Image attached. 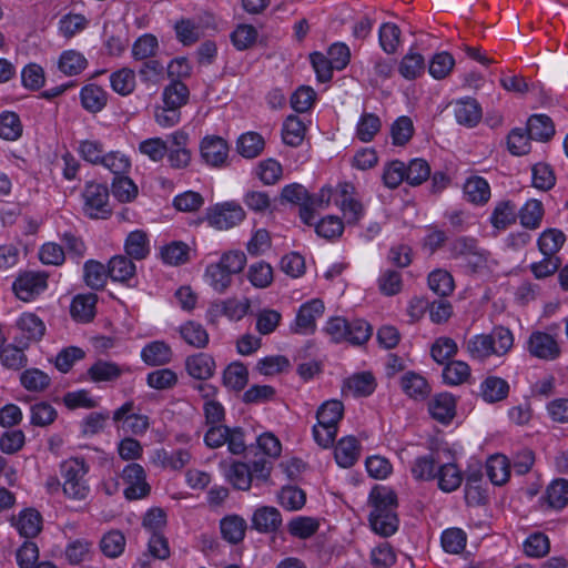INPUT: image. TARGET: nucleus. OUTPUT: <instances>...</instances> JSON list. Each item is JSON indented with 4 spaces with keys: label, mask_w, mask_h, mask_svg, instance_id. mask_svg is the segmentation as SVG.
Wrapping results in <instances>:
<instances>
[{
    "label": "nucleus",
    "mask_w": 568,
    "mask_h": 568,
    "mask_svg": "<svg viewBox=\"0 0 568 568\" xmlns=\"http://www.w3.org/2000/svg\"><path fill=\"white\" fill-rule=\"evenodd\" d=\"M514 346V335L508 327L495 326L488 334L471 336L465 348L469 357L479 363L486 362L491 356H505Z\"/></svg>",
    "instance_id": "f257e3e1"
},
{
    "label": "nucleus",
    "mask_w": 568,
    "mask_h": 568,
    "mask_svg": "<svg viewBox=\"0 0 568 568\" xmlns=\"http://www.w3.org/2000/svg\"><path fill=\"white\" fill-rule=\"evenodd\" d=\"M245 264L246 256L242 251H230L217 263L206 267L205 276L214 291L223 293L231 285L233 275L242 272Z\"/></svg>",
    "instance_id": "f03ea898"
},
{
    "label": "nucleus",
    "mask_w": 568,
    "mask_h": 568,
    "mask_svg": "<svg viewBox=\"0 0 568 568\" xmlns=\"http://www.w3.org/2000/svg\"><path fill=\"white\" fill-rule=\"evenodd\" d=\"M367 505L371 507L368 521L372 530L388 537L390 535V487L374 485L368 495Z\"/></svg>",
    "instance_id": "7ed1b4c3"
},
{
    "label": "nucleus",
    "mask_w": 568,
    "mask_h": 568,
    "mask_svg": "<svg viewBox=\"0 0 568 568\" xmlns=\"http://www.w3.org/2000/svg\"><path fill=\"white\" fill-rule=\"evenodd\" d=\"M88 471L89 465L82 458H70L61 463L62 489L68 498L84 500L89 496L90 486L85 479Z\"/></svg>",
    "instance_id": "20e7f679"
},
{
    "label": "nucleus",
    "mask_w": 568,
    "mask_h": 568,
    "mask_svg": "<svg viewBox=\"0 0 568 568\" xmlns=\"http://www.w3.org/2000/svg\"><path fill=\"white\" fill-rule=\"evenodd\" d=\"M83 211L91 219H106L112 210L109 203V190L104 184L90 182L83 192Z\"/></svg>",
    "instance_id": "39448f33"
},
{
    "label": "nucleus",
    "mask_w": 568,
    "mask_h": 568,
    "mask_svg": "<svg viewBox=\"0 0 568 568\" xmlns=\"http://www.w3.org/2000/svg\"><path fill=\"white\" fill-rule=\"evenodd\" d=\"M430 175V168L423 159L412 160L408 166L404 162L393 160V189L403 181L410 185H419Z\"/></svg>",
    "instance_id": "423d86ee"
},
{
    "label": "nucleus",
    "mask_w": 568,
    "mask_h": 568,
    "mask_svg": "<svg viewBox=\"0 0 568 568\" xmlns=\"http://www.w3.org/2000/svg\"><path fill=\"white\" fill-rule=\"evenodd\" d=\"M245 217L243 207L235 202H225L207 209L206 219L210 225L219 230H229Z\"/></svg>",
    "instance_id": "0eeeda50"
},
{
    "label": "nucleus",
    "mask_w": 568,
    "mask_h": 568,
    "mask_svg": "<svg viewBox=\"0 0 568 568\" xmlns=\"http://www.w3.org/2000/svg\"><path fill=\"white\" fill-rule=\"evenodd\" d=\"M47 280L48 275L43 272H23L16 278L12 288L19 300L29 302L47 288Z\"/></svg>",
    "instance_id": "6e6552de"
},
{
    "label": "nucleus",
    "mask_w": 568,
    "mask_h": 568,
    "mask_svg": "<svg viewBox=\"0 0 568 568\" xmlns=\"http://www.w3.org/2000/svg\"><path fill=\"white\" fill-rule=\"evenodd\" d=\"M527 351L532 357L544 361H554L561 353L556 338L540 331H535L530 334L527 341Z\"/></svg>",
    "instance_id": "1a4fd4ad"
},
{
    "label": "nucleus",
    "mask_w": 568,
    "mask_h": 568,
    "mask_svg": "<svg viewBox=\"0 0 568 568\" xmlns=\"http://www.w3.org/2000/svg\"><path fill=\"white\" fill-rule=\"evenodd\" d=\"M201 156L206 164L213 168H224L229 165V144L217 135L205 136L200 145Z\"/></svg>",
    "instance_id": "9d476101"
},
{
    "label": "nucleus",
    "mask_w": 568,
    "mask_h": 568,
    "mask_svg": "<svg viewBox=\"0 0 568 568\" xmlns=\"http://www.w3.org/2000/svg\"><path fill=\"white\" fill-rule=\"evenodd\" d=\"M133 406V402L124 403L113 413V420L119 424L118 427L122 428L124 432L142 435L150 427L149 417L132 413Z\"/></svg>",
    "instance_id": "9b49d317"
},
{
    "label": "nucleus",
    "mask_w": 568,
    "mask_h": 568,
    "mask_svg": "<svg viewBox=\"0 0 568 568\" xmlns=\"http://www.w3.org/2000/svg\"><path fill=\"white\" fill-rule=\"evenodd\" d=\"M122 478L128 484L124 489V496L126 499L134 500L145 497L150 487L145 483V471L139 464H129L122 473Z\"/></svg>",
    "instance_id": "f8f14e48"
},
{
    "label": "nucleus",
    "mask_w": 568,
    "mask_h": 568,
    "mask_svg": "<svg viewBox=\"0 0 568 568\" xmlns=\"http://www.w3.org/2000/svg\"><path fill=\"white\" fill-rule=\"evenodd\" d=\"M355 186L352 183H339L336 190V204L341 207L347 223H356L362 217L363 206L353 199Z\"/></svg>",
    "instance_id": "ddd939ff"
},
{
    "label": "nucleus",
    "mask_w": 568,
    "mask_h": 568,
    "mask_svg": "<svg viewBox=\"0 0 568 568\" xmlns=\"http://www.w3.org/2000/svg\"><path fill=\"white\" fill-rule=\"evenodd\" d=\"M20 335L14 336V343L29 346L30 342L39 341L45 331L43 322L32 313H24L17 322Z\"/></svg>",
    "instance_id": "4468645a"
},
{
    "label": "nucleus",
    "mask_w": 568,
    "mask_h": 568,
    "mask_svg": "<svg viewBox=\"0 0 568 568\" xmlns=\"http://www.w3.org/2000/svg\"><path fill=\"white\" fill-rule=\"evenodd\" d=\"M324 312V304L321 300L314 298L307 303H304L296 315L295 333H312L315 329V321L322 316Z\"/></svg>",
    "instance_id": "2eb2a0df"
},
{
    "label": "nucleus",
    "mask_w": 568,
    "mask_h": 568,
    "mask_svg": "<svg viewBox=\"0 0 568 568\" xmlns=\"http://www.w3.org/2000/svg\"><path fill=\"white\" fill-rule=\"evenodd\" d=\"M282 525V516L277 508L262 506L252 516V528L262 534L276 531Z\"/></svg>",
    "instance_id": "dca6fc26"
},
{
    "label": "nucleus",
    "mask_w": 568,
    "mask_h": 568,
    "mask_svg": "<svg viewBox=\"0 0 568 568\" xmlns=\"http://www.w3.org/2000/svg\"><path fill=\"white\" fill-rule=\"evenodd\" d=\"M12 521L19 534L24 538H33L42 529V517L33 508L22 510Z\"/></svg>",
    "instance_id": "f3484780"
},
{
    "label": "nucleus",
    "mask_w": 568,
    "mask_h": 568,
    "mask_svg": "<svg viewBox=\"0 0 568 568\" xmlns=\"http://www.w3.org/2000/svg\"><path fill=\"white\" fill-rule=\"evenodd\" d=\"M250 306L251 304L247 298H229L224 302L211 305L209 313L213 315H225L232 321H240L247 314Z\"/></svg>",
    "instance_id": "a211bd4d"
},
{
    "label": "nucleus",
    "mask_w": 568,
    "mask_h": 568,
    "mask_svg": "<svg viewBox=\"0 0 568 568\" xmlns=\"http://www.w3.org/2000/svg\"><path fill=\"white\" fill-rule=\"evenodd\" d=\"M455 408V398L448 393L436 395L428 407L432 417L443 424H447L454 418Z\"/></svg>",
    "instance_id": "6ab92c4d"
},
{
    "label": "nucleus",
    "mask_w": 568,
    "mask_h": 568,
    "mask_svg": "<svg viewBox=\"0 0 568 568\" xmlns=\"http://www.w3.org/2000/svg\"><path fill=\"white\" fill-rule=\"evenodd\" d=\"M135 264L123 255L112 257L108 265V274L112 281L128 283L129 286H134L130 282L135 275Z\"/></svg>",
    "instance_id": "aec40b11"
},
{
    "label": "nucleus",
    "mask_w": 568,
    "mask_h": 568,
    "mask_svg": "<svg viewBox=\"0 0 568 568\" xmlns=\"http://www.w3.org/2000/svg\"><path fill=\"white\" fill-rule=\"evenodd\" d=\"M141 357L149 366H162L171 362L172 349L166 343L154 341L142 348Z\"/></svg>",
    "instance_id": "412c9836"
},
{
    "label": "nucleus",
    "mask_w": 568,
    "mask_h": 568,
    "mask_svg": "<svg viewBox=\"0 0 568 568\" xmlns=\"http://www.w3.org/2000/svg\"><path fill=\"white\" fill-rule=\"evenodd\" d=\"M246 528V520L239 515L225 516L220 521L222 537L233 545H236L244 539Z\"/></svg>",
    "instance_id": "4be33fe9"
},
{
    "label": "nucleus",
    "mask_w": 568,
    "mask_h": 568,
    "mask_svg": "<svg viewBox=\"0 0 568 568\" xmlns=\"http://www.w3.org/2000/svg\"><path fill=\"white\" fill-rule=\"evenodd\" d=\"M98 297L93 293L77 295L70 307L71 316L82 323H88L95 315V304Z\"/></svg>",
    "instance_id": "5701e85b"
},
{
    "label": "nucleus",
    "mask_w": 568,
    "mask_h": 568,
    "mask_svg": "<svg viewBox=\"0 0 568 568\" xmlns=\"http://www.w3.org/2000/svg\"><path fill=\"white\" fill-rule=\"evenodd\" d=\"M185 367L192 377L207 379L214 373L215 362L211 355L199 353L186 358Z\"/></svg>",
    "instance_id": "b1692460"
},
{
    "label": "nucleus",
    "mask_w": 568,
    "mask_h": 568,
    "mask_svg": "<svg viewBox=\"0 0 568 568\" xmlns=\"http://www.w3.org/2000/svg\"><path fill=\"white\" fill-rule=\"evenodd\" d=\"M336 463L348 468L353 466L359 457V444L354 436H347L338 440L335 446Z\"/></svg>",
    "instance_id": "393cba45"
},
{
    "label": "nucleus",
    "mask_w": 568,
    "mask_h": 568,
    "mask_svg": "<svg viewBox=\"0 0 568 568\" xmlns=\"http://www.w3.org/2000/svg\"><path fill=\"white\" fill-rule=\"evenodd\" d=\"M527 131L532 140L547 142L555 134L552 120L546 114H534L527 121Z\"/></svg>",
    "instance_id": "a878e982"
},
{
    "label": "nucleus",
    "mask_w": 568,
    "mask_h": 568,
    "mask_svg": "<svg viewBox=\"0 0 568 568\" xmlns=\"http://www.w3.org/2000/svg\"><path fill=\"white\" fill-rule=\"evenodd\" d=\"M343 414L344 405L341 400H327L323 403L316 412L317 425L337 428L339 420L343 418Z\"/></svg>",
    "instance_id": "bb28decb"
},
{
    "label": "nucleus",
    "mask_w": 568,
    "mask_h": 568,
    "mask_svg": "<svg viewBox=\"0 0 568 568\" xmlns=\"http://www.w3.org/2000/svg\"><path fill=\"white\" fill-rule=\"evenodd\" d=\"M440 463L439 452H430L428 455L415 459L412 474L416 479L430 480L436 478V468Z\"/></svg>",
    "instance_id": "cd10ccee"
},
{
    "label": "nucleus",
    "mask_w": 568,
    "mask_h": 568,
    "mask_svg": "<svg viewBox=\"0 0 568 568\" xmlns=\"http://www.w3.org/2000/svg\"><path fill=\"white\" fill-rule=\"evenodd\" d=\"M436 478L438 479V487L446 493L456 490L463 481V475L456 464L447 462L440 464L436 471Z\"/></svg>",
    "instance_id": "c85d7f7f"
},
{
    "label": "nucleus",
    "mask_w": 568,
    "mask_h": 568,
    "mask_svg": "<svg viewBox=\"0 0 568 568\" xmlns=\"http://www.w3.org/2000/svg\"><path fill=\"white\" fill-rule=\"evenodd\" d=\"M403 392L414 399H424L430 393L427 381L419 374L407 372L400 378Z\"/></svg>",
    "instance_id": "c756f323"
},
{
    "label": "nucleus",
    "mask_w": 568,
    "mask_h": 568,
    "mask_svg": "<svg viewBox=\"0 0 568 568\" xmlns=\"http://www.w3.org/2000/svg\"><path fill=\"white\" fill-rule=\"evenodd\" d=\"M455 118L459 124L473 128L481 119V109L475 99L460 100L455 106Z\"/></svg>",
    "instance_id": "7c9ffc66"
},
{
    "label": "nucleus",
    "mask_w": 568,
    "mask_h": 568,
    "mask_svg": "<svg viewBox=\"0 0 568 568\" xmlns=\"http://www.w3.org/2000/svg\"><path fill=\"white\" fill-rule=\"evenodd\" d=\"M374 376L368 372L355 374L344 382L343 390L349 392L353 396H368L375 389Z\"/></svg>",
    "instance_id": "2f4dec72"
},
{
    "label": "nucleus",
    "mask_w": 568,
    "mask_h": 568,
    "mask_svg": "<svg viewBox=\"0 0 568 568\" xmlns=\"http://www.w3.org/2000/svg\"><path fill=\"white\" fill-rule=\"evenodd\" d=\"M80 99L87 111L97 113L105 106L108 94L101 87L88 84L82 88Z\"/></svg>",
    "instance_id": "473e14b6"
},
{
    "label": "nucleus",
    "mask_w": 568,
    "mask_h": 568,
    "mask_svg": "<svg viewBox=\"0 0 568 568\" xmlns=\"http://www.w3.org/2000/svg\"><path fill=\"white\" fill-rule=\"evenodd\" d=\"M265 141L256 132H246L240 135L236 141V151L245 159H254L264 150Z\"/></svg>",
    "instance_id": "72a5a7b5"
},
{
    "label": "nucleus",
    "mask_w": 568,
    "mask_h": 568,
    "mask_svg": "<svg viewBox=\"0 0 568 568\" xmlns=\"http://www.w3.org/2000/svg\"><path fill=\"white\" fill-rule=\"evenodd\" d=\"M466 199L475 204H484L490 199V186L481 176H471L464 184Z\"/></svg>",
    "instance_id": "f704fd0d"
},
{
    "label": "nucleus",
    "mask_w": 568,
    "mask_h": 568,
    "mask_svg": "<svg viewBox=\"0 0 568 568\" xmlns=\"http://www.w3.org/2000/svg\"><path fill=\"white\" fill-rule=\"evenodd\" d=\"M520 224L529 230H536L540 226L544 216V206L539 200H528L517 212Z\"/></svg>",
    "instance_id": "c9c22d12"
},
{
    "label": "nucleus",
    "mask_w": 568,
    "mask_h": 568,
    "mask_svg": "<svg viewBox=\"0 0 568 568\" xmlns=\"http://www.w3.org/2000/svg\"><path fill=\"white\" fill-rule=\"evenodd\" d=\"M486 474L494 485L505 484L510 475V465L506 456L494 455L486 463Z\"/></svg>",
    "instance_id": "e433bc0d"
},
{
    "label": "nucleus",
    "mask_w": 568,
    "mask_h": 568,
    "mask_svg": "<svg viewBox=\"0 0 568 568\" xmlns=\"http://www.w3.org/2000/svg\"><path fill=\"white\" fill-rule=\"evenodd\" d=\"M517 214V206L514 202L509 200L500 201L491 213L490 222L494 227L504 230L516 222L518 217Z\"/></svg>",
    "instance_id": "4c0bfd02"
},
{
    "label": "nucleus",
    "mask_w": 568,
    "mask_h": 568,
    "mask_svg": "<svg viewBox=\"0 0 568 568\" xmlns=\"http://www.w3.org/2000/svg\"><path fill=\"white\" fill-rule=\"evenodd\" d=\"M509 392L508 383L497 376L487 377L480 385V393L484 400L488 403L499 402L507 397Z\"/></svg>",
    "instance_id": "58836bf2"
},
{
    "label": "nucleus",
    "mask_w": 568,
    "mask_h": 568,
    "mask_svg": "<svg viewBox=\"0 0 568 568\" xmlns=\"http://www.w3.org/2000/svg\"><path fill=\"white\" fill-rule=\"evenodd\" d=\"M125 253L134 260H143L150 253L149 240L145 232L136 230L131 232L125 240Z\"/></svg>",
    "instance_id": "ea45409f"
},
{
    "label": "nucleus",
    "mask_w": 568,
    "mask_h": 568,
    "mask_svg": "<svg viewBox=\"0 0 568 568\" xmlns=\"http://www.w3.org/2000/svg\"><path fill=\"white\" fill-rule=\"evenodd\" d=\"M180 335L185 343L196 348H204L209 343V334L203 325L189 321L180 327Z\"/></svg>",
    "instance_id": "a19ab883"
},
{
    "label": "nucleus",
    "mask_w": 568,
    "mask_h": 568,
    "mask_svg": "<svg viewBox=\"0 0 568 568\" xmlns=\"http://www.w3.org/2000/svg\"><path fill=\"white\" fill-rule=\"evenodd\" d=\"M227 480L235 489L248 490L252 486L251 467L246 463L234 462L226 473Z\"/></svg>",
    "instance_id": "79ce46f5"
},
{
    "label": "nucleus",
    "mask_w": 568,
    "mask_h": 568,
    "mask_svg": "<svg viewBox=\"0 0 568 568\" xmlns=\"http://www.w3.org/2000/svg\"><path fill=\"white\" fill-rule=\"evenodd\" d=\"M28 346L19 345L18 343L9 344L0 349V359L4 367L13 371L23 368L28 358L24 354V348Z\"/></svg>",
    "instance_id": "37998d69"
},
{
    "label": "nucleus",
    "mask_w": 568,
    "mask_h": 568,
    "mask_svg": "<svg viewBox=\"0 0 568 568\" xmlns=\"http://www.w3.org/2000/svg\"><path fill=\"white\" fill-rule=\"evenodd\" d=\"M248 381V372L241 362L231 363L223 373V384L234 390H242Z\"/></svg>",
    "instance_id": "c03bdc74"
},
{
    "label": "nucleus",
    "mask_w": 568,
    "mask_h": 568,
    "mask_svg": "<svg viewBox=\"0 0 568 568\" xmlns=\"http://www.w3.org/2000/svg\"><path fill=\"white\" fill-rule=\"evenodd\" d=\"M542 499L551 508H564L568 504V480L562 478L554 480L547 487L546 494L542 497Z\"/></svg>",
    "instance_id": "a18cd8bd"
},
{
    "label": "nucleus",
    "mask_w": 568,
    "mask_h": 568,
    "mask_svg": "<svg viewBox=\"0 0 568 568\" xmlns=\"http://www.w3.org/2000/svg\"><path fill=\"white\" fill-rule=\"evenodd\" d=\"M190 91L187 87L176 80L166 85L162 93L163 104L180 110L189 100Z\"/></svg>",
    "instance_id": "49530a36"
},
{
    "label": "nucleus",
    "mask_w": 568,
    "mask_h": 568,
    "mask_svg": "<svg viewBox=\"0 0 568 568\" xmlns=\"http://www.w3.org/2000/svg\"><path fill=\"white\" fill-rule=\"evenodd\" d=\"M121 374L122 369L118 364L102 359L95 362L88 369V375L95 383L115 381Z\"/></svg>",
    "instance_id": "de8ad7c7"
},
{
    "label": "nucleus",
    "mask_w": 568,
    "mask_h": 568,
    "mask_svg": "<svg viewBox=\"0 0 568 568\" xmlns=\"http://www.w3.org/2000/svg\"><path fill=\"white\" fill-rule=\"evenodd\" d=\"M425 71V60L420 53H407L398 64L399 74L406 80H415Z\"/></svg>",
    "instance_id": "09e8293b"
},
{
    "label": "nucleus",
    "mask_w": 568,
    "mask_h": 568,
    "mask_svg": "<svg viewBox=\"0 0 568 568\" xmlns=\"http://www.w3.org/2000/svg\"><path fill=\"white\" fill-rule=\"evenodd\" d=\"M305 136V125L296 115H288L283 124V142L290 146H298Z\"/></svg>",
    "instance_id": "8fccbe9b"
},
{
    "label": "nucleus",
    "mask_w": 568,
    "mask_h": 568,
    "mask_svg": "<svg viewBox=\"0 0 568 568\" xmlns=\"http://www.w3.org/2000/svg\"><path fill=\"white\" fill-rule=\"evenodd\" d=\"M428 287L438 296L445 297L453 293L455 288L454 278L445 270H435L428 275Z\"/></svg>",
    "instance_id": "3c124183"
},
{
    "label": "nucleus",
    "mask_w": 568,
    "mask_h": 568,
    "mask_svg": "<svg viewBox=\"0 0 568 568\" xmlns=\"http://www.w3.org/2000/svg\"><path fill=\"white\" fill-rule=\"evenodd\" d=\"M83 271L84 282L88 286L93 290H101L104 287L109 274L108 270L102 263L90 260L85 262Z\"/></svg>",
    "instance_id": "603ef678"
},
{
    "label": "nucleus",
    "mask_w": 568,
    "mask_h": 568,
    "mask_svg": "<svg viewBox=\"0 0 568 568\" xmlns=\"http://www.w3.org/2000/svg\"><path fill=\"white\" fill-rule=\"evenodd\" d=\"M566 240L565 234L557 229H549L541 233L538 246L544 256L554 255L561 248Z\"/></svg>",
    "instance_id": "864d4df0"
},
{
    "label": "nucleus",
    "mask_w": 568,
    "mask_h": 568,
    "mask_svg": "<svg viewBox=\"0 0 568 568\" xmlns=\"http://www.w3.org/2000/svg\"><path fill=\"white\" fill-rule=\"evenodd\" d=\"M320 528V521L313 517H296L288 523V532L296 538L307 539L315 535Z\"/></svg>",
    "instance_id": "5fc2aeb1"
},
{
    "label": "nucleus",
    "mask_w": 568,
    "mask_h": 568,
    "mask_svg": "<svg viewBox=\"0 0 568 568\" xmlns=\"http://www.w3.org/2000/svg\"><path fill=\"white\" fill-rule=\"evenodd\" d=\"M306 501V494L296 486L283 487L278 494L280 505L291 511L300 510Z\"/></svg>",
    "instance_id": "6e6d98bb"
},
{
    "label": "nucleus",
    "mask_w": 568,
    "mask_h": 568,
    "mask_svg": "<svg viewBox=\"0 0 568 568\" xmlns=\"http://www.w3.org/2000/svg\"><path fill=\"white\" fill-rule=\"evenodd\" d=\"M88 61L80 52L64 51L59 60V69L67 75H77L87 68Z\"/></svg>",
    "instance_id": "4d7b16f0"
},
{
    "label": "nucleus",
    "mask_w": 568,
    "mask_h": 568,
    "mask_svg": "<svg viewBox=\"0 0 568 568\" xmlns=\"http://www.w3.org/2000/svg\"><path fill=\"white\" fill-rule=\"evenodd\" d=\"M22 134V124L20 118L14 112H3L0 114V138L8 141H16Z\"/></svg>",
    "instance_id": "13d9d810"
},
{
    "label": "nucleus",
    "mask_w": 568,
    "mask_h": 568,
    "mask_svg": "<svg viewBox=\"0 0 568 568\" xmlns=\"http://www.w3.org/2000/svg\"><path fill=\"white\" fill-rule=\"evenodd\" d=\"M454 65L455 59L450 53L439 52L434 54L429 61L428 72L434 79L442 80L452 72Z\"/></svg>",
    "instance_id": "bf43d9fd"
},
{
    "label": "nucleus",
    "mask_w": 568,
    "mask_h": 568,
    "mask_svg": "<svg viewBox=\"0 0 568 568\" xmlns=\"http://www.w3.org/2000/svg\"><path fill=\"white\" fill-rule=\"evenodd\" d=\"M415 126L413 120L407 115L398 116L393 122V145L404 146L413 138Z\"/></svg>",
    "instance_id": "052dcab7"
},
{
    "label": "nucleus",
    "mask_w": 568,
    "mask_h": 568,
    "mask_svg": "<svg viewBox=\"0 0 568 568\" xmlns=\"http://www.w3.org/2000/svg\"><path fill=\"white\" fill-rule=\"evenodd\" d=\"M469 376L470 367L466 362L463 361H452L445 366L443 371L444 382L449 385L463 384L468 379Z\"/></svg>",
    "instance_id": "680f3d73"
},
{
    "label": "nucleus",
    "mask_w": 568,
    "mask_h": 568,
    "mask_svg": "<svg viewBox=\"0 0 568 568\" xmlns=\"http://www.w3.org/2000/svg\"><path fill=\"white\" fill-rule=\"evenodd\" d=\"M530 140L527 128H516L507 136V146L511 154L524 155L530 151Z\"/></svg>",
    "instance_id": "e2e57ef3"
},
{
    "label": "nucleus",
    "mask_w": 568,
    "mask_h": 568,
    "mask_svg": "<svg viewBox=\"0 0 568 568\" xmlns=\"http://www.w3.org/2000/svg\"><path fill=\"white\" fill-rule=\"evenodd\" d=\"M112 89L121 94L128 95L135 88V74L134 71L128 68H123L116 72H113L110 77Z\"/></svg>",
    "instance_id": "0e129e2a"
},
{
    "label": "nucleus",
    "mask_w": 568,
    "mask_h": 568,
    "mask_svg": "<svg viewBox=\"0 0 568 568\" xmlns=\"http://www.w3.org/2000/svg\"><path fill=\"white\" fill-rule=\"evenodd\" d=\"M124 547L125 537L118 530L106 532L100 541L102 552L110 558L119 557L123 552Z\"/></svg>",
    "instance_id": "69168bd1"
},
{
    "label": "nucleus",
    "mask_w": 568,
    "mask_h": 568,
    "mask_svg": "<svg viewBox=\"0 0 568 568\" xmlns=\"http://www.w3.org/2000/svg\"><path fill=\"white\" fill-rule=\"evenodd\" d=\"M458 351L456 342L446 336L438 337L430 348L433 359L438 364H444L446 361L456 355Z\"/></svg>",
    "instance_id": "338daca9"
},
{
    "label": "nucleus",
    "mask_w": 568,
    "mask_h": 568,
    "mask_svg": "<svg viewBox=\"0 0 568 568\" xmlns=\"http://www.w3.org/2000/svg\"><path fill=\"white\" fill-rule=\"evenodd\" d=\"M112 193L120 202H131L138 195V186L128 176H114L112 182Z\"/></svg>",
    "instance_id": "774afa93"
}]
</instances>
